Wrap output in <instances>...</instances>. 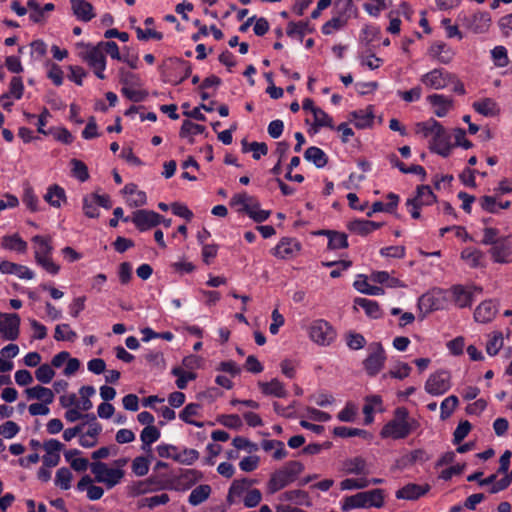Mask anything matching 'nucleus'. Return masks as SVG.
<instances>
[{
	"mask_svg": "<svg viewBox=\"0 0 512 512\" xmlns=\"http://www.w3.org/2000/svg\"><path fill=\"white\" fill-rule=\"evenodd\" d=\"M258 386L265 395H272L279 398L287 396V391L278 379H272L270 382H258Z\"/></svg>",
	"mask_w": 512,
	"mask_h": 512,
	"instance_id": "obj_30",
	"label": "nucleus"
},
{
	"mask_svg": "<svg viewBox=\"0 0 512 512\" xmlns=\"http://www.w3.org/2000/svg\"><path fill=\"white\" fill-rule=\"evenodd\" d=\"M346 471L349 474H361L364 472L366 467V462L361 457H355L346 461L345 463Z\"/></svg>",
	"mask_w": 512,
	"mask_h": 512,
	"instance_id": "obj_62",
	"label": "nucleus"
},
{
	"mask_svg": "<svg viewBox=\"0 0 512 512\" xmlns=\"http://www.w3.org/2000/svg\"><path fill=\"white\" fill-rule=\"evenodd\" d=\"M44 200L55 208H60L62 202H66V194L62 187L57 184L51 185L44 195Z\"/></svg>",
	"mask_w": 512,
	"mask_h": 512,
	"instance_id": "obj_29",
	"label": "nucleus"
},
{
	"mask_svg": "<svg viewBox=\"0 0 512 512\" xmlns=\"http://www.w3.org/2000/svg\"><path fill=\"white\" fill-rule=\"evenodd\" d=\"M335 436L348 438V437H363V438H371V435L366 431L358 428H350L345 426L335 427L333 430Z\"/></svg>",
	"mask_w": 512,
	"mask_h": 512,
	"instance_id": "obj_44",
	"label": "nucleus"
},
{
	"mask_svg": "<svg viewBox=\"0 0 512 512\" xmlns=\"http://www.w3.org/2000/svg\"><path fill=\"white\" fill-rule=\"evenodd\" d=\"M480 206L489 213H498V196H482L479 199Z\"/></svg>",
	"mask_w": 512,
	"mask_h": 512,
	"instance_id": "obj_64",
	"label": "nucleus"
},
{
	"mask_svg": "<svg viewBox=\"0 0 512 512\" xmlns=\"http://www.w3.org/2000/svg\"><path fill=\"white\" fill-rule=\"evenodd\" d=\"M419 427V421L410 416L406 407H397L392 418L382 427L380 437L392 440L405 439Z\"/></svg>",
	"mask_w": 512,
	"mask_h": 512,
	"instance_id": "obj_1",
	"label": "nucleus"
},
{
	"mask_svg": "<svg viewBox=\"0 0 512 512\" xmlns=\"http://www.w3.org/2000/svg\"><path fill=\"white\" fill-rule=\"evenodd\" d=\"M427 54L432 60L441 64H449L455 56L454 50L442 41L432 43Z\"/></svg>",
	"mask_w": 512,
	"mask_h": 512,
	"instance_id": "obj_12",
	"label": "nucleus"
},
{
	"mask_svg": "<svg viewBox=\"0 0 512 512\" xmlns=\"http://www.w3.org/2000/svg\"><path fill=\"white\" fill-rule=\"evenodd\" d=\"M370 485V481L365 478L361 479H353V478H347L344 479L340 483V488L342 490H352V489H363Z\"/></svg>",
	"mask_w": 512,
	"mask_h": 512,
	"instance_id": "obj_61",
	"label": "nucleus"
},
{
	"mask_svg": "<svg viewBox=\"0 0 512 512\" xmlns=\"http://www.w3.org/2000/svg\"><path fill=\"white\" fill-rule=\"evenodd\" d=\"M320 235H326L329 239L328 247L332 250L344 249L348 247L347 235L343 232L334 230H321Z\"/></svg>",
	"mask_w": 512,
	"mask_h": 512,
	"instance_id": "obj_25",
	"label": "nucleus"
},
{
	"mask_svg": "<svg viewBox=\"0 0 512 512\" xmlns=\"http://www.w3.org/2000/svg\"><path fill=\"white\" fill-rule=\"evenodd\" d=\"M453 79V74L443 69H433L422 75L421 82L428 88L443 89L449 85V80Z\"/></svg>",
	"mask_w": 512,
	"mask_h": 512,
	"instance_id": "obj_11",
	"label": "nucleus"
},
{
	"mask_svg": "<svg viewBox=\"0 0 512 512\" xmlns=\"http://www.w3.org/2000/svg\"><path fill=\"white\" fill-rule=\"evenodd\" d=\"M310 339L319 345H329L335 338L332 326L325 320L313 321L308 329Z\"/></svg>",
	"mask_w": 512,
	"mask_h": 512,
	"instance_id": "obj_6",
	"label": "nucleus"
},
{
	"mask_svg": "<svg viewBox=\"0 0 512 512\" xmlns=\"http://www.w3.org/2000/svg\"><path fill=\"white\" fill-rule=\"evenodd\" d=\"M464 25L473 33L481 34L488 31L491 25V17L488 12H478L464 18Z\"/></svg>",
	"mask_w": 512,
	"mask_h": 512,
	"instance_id": "obj_14",
	"label": "nucleus"
},
{
	"mask_svg": "<svg viewBox=\"0 0 512 512\" xmlns=\"http://www.w3.org/2000/svg\"><path fill=\"white\" fill-rule=\"evenodd\" d=\"M386 360L385 351L379 342H373L368 346V356L363 361L365 371L370 376L378 374Z\"/></svg>",
	"mask_w": 512,
	"mask_h": 512,
	"instance_id": "obj_5",
	"label": "nucleus"
},
{
	"mask_svg": "<svg viewBox=\"0 0 512 512\" xmlns=\"http://www.w3.org/2000/svg\"><path fill=\"white\" fill-rule=\"evenodd\" d=\"M142 449L150 451V445L160 438V431L155 426H146L140 435Z\"/></svg>",
	"mask_w": 512,
	"mask_h": 512,
	"instance_id": "obj_39",
	"label": "nucleus"
},
{
	"mask_svg": "<svg viewBox=\"0 0 512 512\" xmlns=\"http://www.w3.org/2000/svg\"><path fill=\"white\" fill-rule=\"evenodd\" d=\"M71 8L74 15L84 22L90 21L95 16L93 6L86 0H71Z\"/></svg>",
	"mask_w": 512,
	"mask_h": 512,
	"instance_id": "obj_23",
	"label": "nucleus"
},
{
	"mask_svg": "<svg viewBox=\"0 0 512 512\" xmlns=\"http://www.w3.org/2000/svg\"><path fill=\"white\" fill-rule=\"evenodd\" d=\"M418 307L424 313H429L440 308V301L434 294L426 293L419 298Z\"/></svg>",
	"mask_w": 512,
	"mask_h": 512,
	"instance_id": "obj_38",
	"label": "nucleus"
},
{
	"mask_svg": "<svg viewBox=\"0 0 512 512\" xmlns=\"http://www.w3.org/2000/svg\"><path fill=\"white\" fill-rule=\"evenodd\" d=\"M95 199L96 197L92 196V194H89L83 198V211L84 214L89 218H97L99 216Z\"/></svg>",
	"mask_w": 512,
	"mask_h": 512,
	"instance_id": "obj_58",
	"label": "nucleus"
},
{
	"mask_svg": "<svg viewBox=\"0 0 512 512\" xmlns=\"http://www.w3.org/2000/svg\"><path fill=\"white\" fill-rule=\"evenodd\" d=\"M472 106L476 112L486 117L496 116L500 111L497 103L491 98L475 101Z\"/></svg>",
	"mask_w": 512,
	"mask_h": 512,
	"instance_id": "obj_28",
	"label": "nucleus"
},
{
	"mask_svg": "<svg viewBox=\"0 0 512 512\" xmlns=\"http://www.w3.org/2000/svg\"><path fill=\"white\" fill-rule=\"evenodd\" d=\"M246 214H248L255 222L261 223L269 218L271 212L269 210L260 209V204L255 199L252 205L246 206Z\"/></svg>",
	"mask_w": 512,
	"mask_h": 512,
	"instance_id": "obj_41",
	"label": "nucleus"
},
{
	"mask_svg": "<svg viewBox=\"0 0 512 512\" xmlns=\"http://www.w3.org/2000/svg\"><path fill=\"white\" fill-rule=\"evenodd\" d=\"M73 478V475L71 471L66 468L62 467L57 470L56 476H55V485L60 487L63 490H67L71 486V480Z\"/></svg>",
	"mask_w": 512,
	"mask_h": 512,
	"instance_id": "obj_49",
	"label": "nucleus"
},
{
	"mask_svg": "<svg viewBox=\"0 0 512 512\" xmlns=\"http://www.w3.org/2000/svg\"><path fill=\"white\" fill-rule=\"evenodd\" d=\"M0 272L3 274H14L21 279L31 280L34 278V272L28 267L16 264L7 260L0 262Z\"/></svg>",
	"mask_w": 512,
	"mask_h": 512,
	"instance_id": "obj_17",
	"label": "nucleus"
},
{
	"mask_svg": "<svg viewBox=\"0 0 512 512\" xmlns=\"http://www.w3.org/2000/svg\"><path fill=\"white\" fill-rule=\"evenodd\" d=\"M458 403V398L455 395H451L445 398L440 405L441 419L446 420L447 418H449L452 415L453 411L458 406Z\"/></svg>",
	"mask_w": 512,
	"mask_h": 512,
	"instance_id": "obj_51",
	"label": "nucleus"
},
{
	"mask_svg": "<svg viewBox=\"0 0 512 512\" xmlns=\"http://www.w3.org/2000/svg\"><path fill=\"white\" fill-rule=\"evenodd\" d=\"M346 23L347 19L343 16L333 17L322 26V32L325 35L332 34L334 31L340 30L342 27H344Z\"/></svg>",
	"mask_w": 512,
	"mask_h": 512,
	"instance_id": "obj_56",
	"label": "nucleus"
},
{
	"mask_svg": "<svg viewBox=\"0 0 512 512\" xmlns=\"http://www.w3.org/2000/svg\"><path fill=\"white\" fill-rule=\"evenodd\" d=\"M492 58L497 67H505L509 63L507 50L503 46H496L492 51Z\"/></svg>",
	"mask_w": 512,
	"mask_h": 512,
	"instance_id": "obj_59",
	"label": "nucleus"
},
{
	"mask_svg": "<svg viewBox=\"0 0 512 512\" xmlns=\"http://www.w3.org/2000/svg\"><path fill=\"white\" fill-rule=\"evenodd\" d=\"M436 201V196L432 192L430 186L421 185L417 187V194L414 198L408 199L406 202L407 206H410V203H417L421 206L431 205Z\"/></svg>",
	"mask_w": 512,
	"mask_h": 512,
	"instance_id": "obj_24",
	"label": "nucleus"
},
{
	"mask_svg": "<svg viewBox=\"0 0 512 512\" xmlns=\"http://www.w3.org/2000/svg\"><path fill=\"white\" fill-rule=\"evenodd\" d=\"M299 249V245L297 242H294L289 239H282L278 245L274 248V256L286 259L289 258L295 250Z\"/></svg>",
	"mask_w": 512,
	"mask_h": 512,
	"instance_id": "obj_35",
	"label": "nucleus"
},
{
	"mask_svg": "<svg viewBox=\"0 0 512 512\" xmlns=\"http://www.w3.org/2000/svg\"><path fill=\"white\" fill-rule=\"evenodd\" d=\"M124 222L131 221L140 231H146L161 223L162 215L151 210H136L131 217L122 218Z\"/></svg>",
	"mask_w": 512,
	"mask_h": 512,
	"instance_id": "obj_7",
	"label": "nucleus"
},
{
	"mask_svg": "<svg viewBox=\"0 0 512 512\" xmlns=\"http://www.w3.org/2000/svg\"><path fill=\"white\" fill-rule=\"evenodd\" d=\"M27 398L29 400L36 399L41 400L45 404H50L54 400V393L51 389L37 385L25 390Z\"/></svg>",
	"mask_w": 512,
	"mask_h": 512,
	"instance_id": "obj_26",
	"label": "nucleus"
},
{
	"mask_svg": "<svg viewBox=\"0 0 512 512\" xmlns=\"http://www.w3.org/2000/svg\"><path fill=\"white\" fill-rule=\"evenodd\" d=\"M24 85L21 77H13L10 82L9 92L0 96V101L8 99L10 96L20 99L23 95Z\"/></svg>",
	"mask_w": 512,
	"mask_h": 512,
	"instance_id": "obj_48",
	"label": "nucleus"
},
{
	"mask_svg": "<svg viewBox=\"0 0 512 512\" xmlns=\"http://www.w3.org/2000/svg\"><path fill=\"white\" fill-rule=\"evenodd\" d=\"M307 32H311L309 22L307 21L289 22L288 24L287 35L289 37L297 36L299 40L302 41Z\"/></svg>",
	"mask_w": 512,
	"mask_h": 512,
	"instance_id": "obj_42",
	"label": "nucleus"
},
{
	"mask_svg": "<svg viewBox=\"0 0 512 512\" xmlns=\"http://www.w3.org/2000/svg\"><path fill=\"white\" fill-rule=\"evenodd\" d=\"M427 100L435 108L434 113L438 117H444L453 106L452 99L439 94L430 95Z\"/></svg>",
	"mask_w": 512,
	"mask_h": 512,
	"instance_id": "obj_22",
	"label": "nucleus"
},
{
	"mask_svg": "<svg viewBox=\"0 0 512 512\" xmlns=\"http://www.w3.org/2000/svg\"><path fill=\"white\" fill-rule=\"evenodd\" d=\"M77 337L75 331L71 330L68 324H60L55 328L54 338L57 341L73 342Z\"/></svg>",
	"mask_w": 512,
	"mask_h": 512,
	"instance_id": "obj_52",
	"label": "nucleus"
},
{
	"mask_svg": "<svg viewBox=\"0 0 512 512\" xmlns=\"http://www.w3.org/2000/svg\"><path fill=\"white\" fill-rule=\"evenodd\" d=\"M489 253L496 263H508L512 253L511 237H502L497 243L491 246Z\"/></svg>",
	"mask_w": 512,
	"mask_h": 512,
	"instance_id": "obj_13",
	"label": "nucleus"
},
{
	"mask_svg": "<svg viewBox=\"0 0 512 512\" xmlns=\"http://www.w3.org/2000/svg\"><path fill=\"white\" fill-rule=\"evenodd\" d=\"M304 470V466L299 461H289L281 469L275 471L268 483L267 491L274 494L294 482L298 475Z\"/></svg>",
	"mask_w": 512,
	"mask_h": 512,
	"instance_id": "obj_2",
	"label": "nucleus"
},
{
	"mask_svg": "<svg viewBox=\"0 0 512 512\" xmlns=\"http://www.w3.org/2000/svg\"><path fill=\"white\" fill-rule=\"evenodd\" d=\"M429 459L426 451L423 449H415L405 455H403L398 461L400 467L412 466L417 462H425Z\"/></svg>",
	"mask_w": 512,
	"mask_h": 512,
	"instance_id": "obj_32",
	"label": "nucleus"
},
{
	"mask_svg": "<svg viewBox=\"0 0 512 512\" xmlns=\"http://www.w3.org/2000/svg\"><path fill=\"white\" fill-rule=\"evenodd\" d=\"M55 376V371L49 364L40 365L35 371L36 379L44 384H48L52 381Z\"/></svg>",
	"mask_w": 512,
	"mask_h": 512,
	"instance_id": "obj_54",
	"label": "nucleus"
},
{
	"mask_svg": "<svg viewBox=\"0 0 512 512\" xmlns=\"http://www.w3.org/2000/svg\"><path fill=\"white\" fill-rule=\"evenodd\" d=\"M497 313V307L492 301L482 302L474 312V318L477 322L488 323Z\"/></svg>",
	"mask_w": 512,
	"mask_h": 512,
	"instance_id": "obj_21",
	"label": "nucleus"
},
{
	"mask_svg": "<svg viewBox=\"0 0 512 512\" xmlns=\"http://www.w3.org/2000/svg\"><path fill=\"white\" fill-rule=\"evenodd\" d=\"M451 387V375L446 370H438L431 374L425 383V390L433 396L447 392Z\"/></svg>",
	"mask_w": 512,
	"mask_h": 512,
	"instance_id": "obj_8",
	"label": "nucleus"
},
{
	"mask_svg": "<svg viewBox=\"0 0 512 512\" xmlns=\"http://www.w3.org/2000/svg\"><path fill=\"white\" fill-rule=\"evenodd\" d=\"M304 158L313 162L317 168H323L328 163V157L323 150L315 146L306 149Z\"/></svg>",
	"mask_w": 512,
	"mask_h": 512,
	"instance_id": "obj_36",
	"label": "nucleus"
},
{
	"mask_svg": "<svg viewBox=\"0 0 512 512\" xmlns=\"http://www.w3.org/2000/svg\"><path fill=\"white\" fill-rule=\"evenodd\" d=\"M150 461L144 456H138L132 461V471L136 476H145L149 471Z\"/></svg>",
	"mask_w": 512,
	"mask_h": 512,
	"instance_id": "obj_55",
	"label": "nucleus"
},
{
	"mask_svg": "<svg viewBox=\"0 0 512 512\" xmlns=\"http://www.w3.org/2000/svg\"><path fill=\"white\" fill-rule=\"evenodd\" d=\"M20 317L16 313H0V333L6 340H16L19 336Z\"/></svg>",
	"mask_w": 512,
	"mask_h": 512,
	"instance_id": "obj_10",
	"label": "nucleus"
},
{
	"mask_svg": "<svg viewBox=\"0 0 512 512\" xmlns=\"http://www.w3.org/2000/svg\"><path fill=\"white\" fill-rule=\"evenodd\" d=\"M382 225V223L370 220H353L347 224V228L352 233L360 236H366L379 229Z\"/></svg>",
	"mask_w": 512,
	"mask_h": 512,
	"instance_id": "obj_19",
	"label": "nucleus"
},
{
	"mask_svg": "<svg viewBox=\"0 0 512 512\" xmlns=\"http://www.w3.org/2000/svg\"><path fill=\"white\" fill-rule=\"evenodd\" d=\"M86 51L81 53L82 59L93 68L97 65L106 63L105 55L102 51V44L96 46L85 45Z\"/></svg>",
	"mask_w": 512,
	"mask_h": 512,
	"instance_id": "obj_18",
	"label": "nucleus"
},
{
	"mask_svg": "<svg viewBox=\"0 0 512 512\" xmlns=\"http://www.w3.org/2000/svg\"><path fill=\"white\" fill-rule=\"evenodd\" d=\"M384 505V490L373 489L359 492L344 499L342 510L348 511L354 508H381Z\"/></svg>",
	"mask_w": 512,
	"mask_h": 512,
	"instance_id": "obj_3",
	"label": "nucleus"
},
{
	"mask_svg": "<svg viewBox=\"0 0 512 512\" xmlns=\"http://www.w3.org/2000/svg\"><path fill=\"white\" fill-rule=\"evenodd\" d=\"M281 501H290L297 505L308 503V494L303 490H291L282 493L279 497Z\"/></svg>",
	"mask_w": 512,
	"mask_h": 512,
	"instance_id": "obj_43",
	"label": "nucleus"
},
{
	"mask_svg": "<svg viewBox=\"0 0 512 512\" xmlns=\"http://www.w3.org/2000/svg\"><path fill=\"white\" fill-rule=\"evenodd\" d=\"M205 131V127L203 125H199L193 123L190 120H184L180 129V137L186 138L189 136L201 134Z\"/></svg>",
	"mask_w": 512,
	"mask_h": 512,
	"instance_id": "obj_50",
	"label": "nucleus"
},
{
	"mask_svg": "<svg viewBox=\"0 0 512 512\" xmlns=\"http://www.w3.org/2000/svg\"><path fill=\"white\" fill-rule=\"evenodd\" d=\"M429 490L430 486L428 484L418 485L415 483H408L396 491V498L405 500H417L421 496L425 495Z\"/></svg>",
	"mask_w": 512,
	"mask_h": 512,
	"instance_id": "obj_16",
	"label": "nucleus"
},
{
	"mask_svg": "<svg viewBox=\"0 0 512 512\" xmlns=\"http://www.w3.org/2000/svg\"><path fill=\"white\" fill-rule=\"evenodd\" d=\"M449 135L445 131L444 127L440 126V131L435 132L432 136V140L430 142V149L444 157H447L450 154L451 145L449 143Z\"/></svg>",
	"mask_w": 512,
	"mask_h": 512,
	"instance_id": "obj_15",
	"label": "nucleus"
},
{
	"mask_svg": "<svg viewBox=\"0 0 512 512\" xmlns=\"http://www.w3.org/2000/svg\"><path fill=\"white\" fill-rule=\"evenodd\" d=\"M454 302L459 308L468 307L472 304L474 297L482 293V288L478 286L456 285L452 288Z\"/></svg>",
	"mask_w": 512,
	"mask_h": 512,
	"instance_id": "obj_9",
	"label": "nucleus"
},
{
	"mask_svg": "<svg viewBox=\"0 0 512 512\" xmlns=\"http://www.w3.org/2000/svg\"><path fill=\"white\" fill-rule=\"evenodd\" d=\"M373 118L374 115L371 110L353 111L349 115V120L354 122L355 127L358 129L370 127L373 124Z\"/></svg>",
	"mask_w": 512,
	"mask_h": 512,
	"instance_id": "obj_31",
	"label": "nucleus"
},
{
	"mask_svg": "<svg viewBox=\"0 0 512 512\" xmlns=\"http://www.w3.org/2000/svg\"><path fill=\"white\" fill-rule=\"evenodd\" d=\"M90 469L95 476V481L105 484L107 489H111L119 484L125 475L124 470L109 468L106 463L101 461L91 463Z\"/></svg>",
	"mask_w": 512,
	"mask_h": 512,
	"instance_id": "obj_4",
	"label": "nucleus"
},
{
	"mask_svg": "<svg viewBox=\"0 0 512 512\" xmlns=\"http://www.w3.org/2000/svg\"><path fill=\"white\" fill-rule=\"evenodd\" d=\"M72 173L80 181L84 182L89 178L88 168L86 164L80 160L72 159Z\"/></svg>",
	"mask_w": 512,
	"mask_h": 512,
	"instance_id": "obj_60",
	"label": "nucleus"
},
{
	"mask_svg": "<svg viewBox=\"0 0 512 512\" xmlns=\"http://www.w3.org/2000/svg\"><path fill=\"white\" fill-rule=\"evenodd\" d=\"M354 304V309H356L357 306L363 308L368 317L377 319L381 316V309L376 301L366 298H356Z\"/></svg>",
	"mask_w": 512,
	"mask_h": 512,
	"instance_id": "obj_34",
	"label": "nucleus"
},
{
	"mask_svg": "<svg viewBox=\"0 0 512 512\" xmlns=\"http://www.w3.org/2000/svg\"><path fill=\"white\" fill-rule=\"evenodd\" d=\"M211 487L208 484H202L192 490L189 495V503L193 506L200 505L209 498Z\"/></svg>",
	"mask_w": 512,
	"mask_h": 512,
	"instance_id": "obj_37",
	"label": "nucleus"
},
{
	"mask_svg": "<svg viewBox=\"0 0 512 512\" xmlns=\"http://www.w3.org/2000/svg\"><path fill=\"white\" fill-rule=\"evenodd\" d=\"M156 483V481L153 478H148L146 480L142 481H136L130 484L128 489V494L132 497H136L139 495H143L149 492L154 491L156 488L153 487V485Z\"/></svg>",
	"mask_w": 512,
	"mask_h": 512,
	"instance_id": "obj_33",
	"label": "nucleus"
},
{
	"mask_svg": "<svg viewBox=\"0 0 512 512\" xmlns=\"http://www.w3.org/2000/svg\"><path fill=\"white\" fill-rule=\"evenodd\" d=\"M461 257L470 267L475 268L482 265L484 255L480 250L467 248L462 251Z\"/></svg>",
	"mask_w": 512,
	"mask_h": 512,
	"instance_id": "obj_46",
	"label": "nucleus"
},
{
	"mask_svg": "<svg viewBox=\"0 0 512 512\" xmlns=\"http://www.w3.org/2000/svg\"><path fill=\"white\" fill-rule=\"evenodd\" d=\"M503 346V335L501 332H495L486 344V352L490 356L496 355Z\"/></svg>",
	"mask_w": 512,
	"mask_h": 512,
	"instance_id": "obj_57",
	"label": "nucleus"
},
{
	"mask_svg": "<svg viewBox=\"0 0 512 512\" xmlns=\"http://www.w3.org/2000/svg\"><path fill=\"white\" fill-rule=\"evenodd\" d=\"M471 428L472 426L469 421L465 420L460 422L453 433L454 444H460V442L469 434Z\"/></svg>",
	"mask_w": 512,
	"mask_h": 512,
	"instance_id": "obj_63",
	"label": "nucleus"
},
{
	"mask_svg": "<svg viewBox=\"0 0 512 512\" xmlns=\"http://www.w3.org/2000/svg\"><path fill=\"white\" fill-rule=\"evenodd\" d=\"M32 242L35 244L34 258L35 260L52 255V237L36 235L32 238Z\"/></svg>",
	"mask_w": 512,
	"mask_h": 512,
	"instance_id": "obj_20",
	"label": "nucleus"
},
{
	"mask_svg": "<svg viewBox=\"0 0 512 512\" xmlns=\"http://www.w3.org/2000/svg\"><path fill=\"white\" fill-rule=\"evenodd\" d=\"M199 456L200 454L196 449L185 448L182 452L175 453L173 460L183 465H192L199 459Z\"/></svg>",
	"mask_w": 512,
	"mask_h": 512,
	"instance_id": "obj_45",
	"label": "nucleus"
},
{
	"mask_svg": "<svg viewBox=\"0 0 512 512\" xmlns=\"http://www.w3.org/2000/svg\"><path fill=\"white\" fill-rule=\"evenodd\" d=\"M201 408L202 406L198 403H189L179 413V418L187 424L202 428L204 426L203 422H198L192 419L193 417H198L200 415Z\"/></svg>",
	"mask_w": 512,
	"mask_h": 512,
	"instance_id": "obj_27",
	"label": "nucleus"
},
{
	"mask_svg": "<svg viewBox=\"0 0 512 512\" xmlns=\"http://www.w3.org/2000/svg\"><path fill=\"white\" fill-rule=\"evenodd\" d=\"M3 246L6 249L15 250L18 252H25L27 249V243L17 234L5 236L3 238Z\"/></svg>",
	"mask_w": 512,
	"mask_h": 512,
	"instance_id": "obj_47",
	"label": "nucleus"
},
{
	"mask_svg": "<svg viewBox=\"0 0 512 512\" xmlns=\"http://www.w3.org/2000/svg\"><path fill=\"white\" fill-rule=\"evenodd\" d=\"M314 132H317L321 127L333 128V119L321 108L313 109Z\"/></svg>",
	"mask_w": 512,
	"mask_h": 512,
	"instance_id": "obj_40",
	"label": "nucleus"
},
{
	"mask_svg": "<svg viewBox=\"0 0 512 512\" xmlns=\"http://www.w3.org/2000/svg\"><path fill=\"white\" fill-rule=\"evenodd\" d=\"M441 124L435 119L431 118L426 122L417 124V132L422 133L424 137L433 136L435 132L440 131Z\"/></svg>",
	"mask_w": 512,
	"mask_h": 512,
	"instance_id": "obj_53",
	"label": "nucleus"
}]
</instances>
